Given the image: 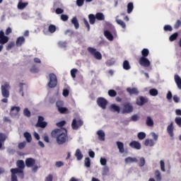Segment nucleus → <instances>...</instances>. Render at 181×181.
Instances as JSON below:
<instances>
[{
    "label": "nucleus",
    "mask_w": 181,
    "mask_h": 181,
    "mask_svg": "<svg viewBox=\"0 0 181 181\" xmlns=\"http://www.w3.org/2000/svg\"><path fill=\"white\" fill-rule=\"evenodd\" d=\"M149 94L150 95H152V97H156V95L159 94V92L158 91V89L151 88L149 90Z\"/></svg>",
    "instance_id": "34"
},
{
    "label": "nucleus",
    "mask_w": 181,
    "mask_h": 181,
    "mask_svg": "<svg viewBox=\"0 0 181 181\" xmlns=\"http://www.w3.org/2000/svg\"><path fill=\"white\" fill-rule=\"evenodd\" d=\"M97 135L100 141H105V133L103 130H99L97 132Z\"/></svg>",
    "instance_id": "21"
},
{
    "label": "nucleus",
    "mask_w": 181,
    "mask_h": 181,
    "mask_svg": "<svg viewBox=\"0 0 181 181\" xmlns=\"http://www.w3.org/2000/svg\"><path fill=\"white\" fill-rule=\"evenodd\" d=\"M13 46H15V42H11L7 45L6 49V50H11V49H12V47H13Z\"/></svg>",
    "instance_id": "56"
},
{
    "label": "nucleus",
    "mask_w": 181,
    "mask_h": 181,
    "mask_svg": "<svg viewBox=\"0 0 181 181\" xmlns=\"http://www.w3.org/2000/svg\"><path fill=\"white\" fill-rule=\"evenodd\" d=\"M7 42H9V37L5 35L4 30L0 31V52L4 49V45H6Z\"/></svg>",
    "instance_id": "6"
},
{
    "label": "nucleus",
    "mask_w": 181,
    "mask_h": 181,
    "mask_svg": "<svg viewBox=\"0 0 181 181\" xmlns=\"http://www.w3.org/2000/svg\"><path fill=\"white\" fill-rule=\"evenodd\" d=\"M127 93H129L130 95H138V94H139V90H138L136 88H127Z\"/></svg>",
    "instance_id": "16"
},
{
    "label": "nucleus",
    "mask_w": 181,
    "mask_h": 181,
    "mask_svg": "<svg viewBox=\"0 0 181 181\" xmlns=\"http://www.w3.org/2000/svg\"><path fill=\"white\" fill-rule=\"evenodd\" d=\"M61 19L63 21V22H66L69 21V16L66 14L61 15Z\"/></svg>",
    "instance_id": "59"
},
{
    "label": "nucleus",
    "mask_w": 181,
    "mask_h": 181,
    "mask_svg": "<svg viewBox=\"0 0 181 181\" xmlns=\"http://www.w3.org/2000/svg\"><path fill=\"white\" fill-rule=\"evenodd\" d=\"M30 71L31 73H39V68H37L36 65H33V66L31 67Z\"/></svg>",
    "instance_id": "50"
},
{
    "label": "nucleus",
    "mask_w": 181,
    "mask_h": 181,
    "mask_svg": "<svg viewBox=\"0 0 181 181\" xmlns=\"http://www.w3.org/2000/svg\"><path fill=\"white\" fill-rule=\"evenodd\" d=\"M88 19H89V23H90V25H94V23H95L96 17H95V16H94V14H89Z\"/></svg>",
    "instance_id": "33"
},
{
    "label": "nucleus",
    "mask_w": 181,
    "mask_h": 181,
    "mask_svg": "<svg viewBox=\"0 0 181 181\" xmlns=\"http://www.w3.org/2000/svg\"><path fill=\"white\" fill-rule=\"evenodd\" d=\"M145 163H146L145 158H144V157H141V158L139 159V166L140 168H144V166H145Z\"/></svg>",
    "instance_id": "49"
},
{
    "label": "nucleus",
    "mask_w": 181,
    "mask_h": 181,
    "mask_svg": "<svg viewBox=\"0 0 181 181\" xmlns=\"http://www.w3.org/2000/svg\"><path fill=\"white\" fill-rule=\"evenodd\" d=\"M174 80L175 81V83L177 84V86L180 90H181V78L179 75H175Z\"/></svg>",
    "instance_id": "26"
},
{
    "label": "nucleus",
    "mask_w": 181,
    "mask_h": 181,
    "mask_svg": "<svg viewBox=\"0 0 181 181\" xmlns=\"http://www.w3.org/2000/svg\"><path fill=\"white\" fill-rule=\"evenodd\" d=\"M35 127L36 128H46L47 127V122H45V117L43 116H38V120Z\"/></svg>",
    "instance_id": "9"
},
{
    "label": "nucleus",
    "mask_w": 181,
    "mask_h": 181,
    "mask_svg": "<svg viewBox=\"0 0 181 181\" xmlns=\"http://www.w3.org/2000/svg\"><path fill=\"white\" fill-rule=\"evenodd\" d=\"M110 110L113 112H117L118 114H119V112L121 111V108L119 107V106H118V105H117L115 104L111 105Z\"/></svg>",
    "instance_id": "23"
},
{
    "label": "nucleus",
    "mask_w": 181,
    "mask_h": 181,
    "mask_svg": "<svg viewBox=\"0 0 181 181\" xmlns=\"http://www.w3.org/2000/svg\"><path fill=\"white\" fill-rule=\"evenodd\" d=\"M104 36L107 39V40H110V42H112L114 40V35L110 32L109 30H105L104 31Z\"/></svg>",
    "instance_id": "18"
},
{
    "label": "nucleus",
    "mask_w": 181,
    "mask_h": 181,
    "mask_svg": "<svg viewBox=\"0 0 181 181\" xmlns=\"http://www.w3.org/2000/svg\"><path fill=\"white\" fill-rule=\"evenodd\" d=\"M83 23H84L85 26H86V28H87L88 32H89V30H90V24L88 23V21L86 18H83Z\"/></svg>",
    "instance_id": "57"
},
{
    "label": "nucleus",
    "mask_w": 181,
    "mask_h": 181,
    "mask_svg": "<svg viewBox=\"0 0 181 181\" xmlns=\"http://www.w3.org/2000/svg\"><path fill=\"white\" fill-rule=\"evenodd\" d=\"M75 156L77 158V160H81L83 159V153H81V151L80 148H77L75 153Z\"/></svg>",
    "instance_id": "24"
},
{
    "label": "nucleus",
    "mask_w": 181,
    "mask_h": 181,
    "mask_svg": "<svg viewBox=\"0 0 181 181\" xmlns=\"http://www.w3.org/2000/svg\"><path fill=\"white\" fill-rule=\"evenodd\" d=\"M58 111L60 114H69V109L57 105Z\"/></svg>",
    "instance_id": "29"
},
{
    "label": "nucleus",
    "mask_w": 181,
    "mask_h": 181,
    "mask_svg": "<svg viewBox=\"0 0 181 181\" xmlns=\"http://www.w3.org/2000/svg\"><path fill=\"white\" fill-rule=\"evenodd\" d=\"M134 111V106L131 103H126L123 104L122 114H131Z\"/></svg>",
    "instance_id": "7"
},
{
    "label": "nucleus",
    "mask_w": 181,
    "mask_h": 181,
    "mask_svg": "<svg viewBox=\"0 0 181 181\" xmlns=\"http://www.w3.org/2000/svg\"><path fill=\"white\" fill-rule=\"evenodd\" d=\"M129 146H130V148H132V149H136L137 151H139V149L142 148L141 143L137 141H132L129 143Z\"/></svg>",
    "instance_id": "12"
},
{
    "label": "nucleus",
    "mask_w": 181,
    "mask_h": 181,
    "mask_svg": "<svg viewBox=\"0 0 181 181\" xmlns=\"http://www.w3.org/2000/svg\"><path fill=\"white\" fill-rule=\"evenodd\" d=\"M116 23H117V25H119V26H121L122 29H126L127 28V24H125V23L122 20L116 19Z\"/></svg>",
    "instance_id": "35"
},
{
    "label": "nucleus",
    "mask_w": 181,
    "mask_h": 181,
    "mask_svg": "<svg viewBox=\"0 0 181 181\" xmlns=\"http://www.w3.org/2000/svg\"><path fill=\"white\" fill-rule=\"evenodd\" d=\"M144 145L145 146H153L155 145V141L146 139L144 141Z\"/></svg>",
    "instance_id": "28"
},
{
    "label": "nucleus",
    "mask_w": 181,
    "mask_h": 181,
    "mask_svg": "<svg viewBox=\"0 0 181 181\" xmlns=\"http://www.w3.org/2000/svg\"><path fill=\"white\" fill-rule=\"evenodd\" d=\"M23 43H25V37L23 36L18 37L16 41V46L18 47H20L21 46H22V45H23Z\"/></svg>",
    "instance_id": "19"
},
{
    "label": "nucleus",
    "mask_w": 181,
    "mask_h": 181,
    "mask_svg": "<svg viewBox=\"0 0 181 181\" xmlns=\"http://www.w3.org/2000/svg\"><path fill=\"white\" fill-rule=\"evenodd\" d=\"M97 103L100 108L103 110H105L107 108V104H108V101L105 100L104 98H98L97 100Z\"/></svg>",
    "instance_id": "11"
},
{
    "label": "nucleus",
    "mask_w": 181,
    "mask_h": 181,
    "mask_svg": "<svg viewBox=\"0 0 181 181\" xmlns=\"http://www.w3.org/2000/svg\"><path fill=\"white\" fill-rule=\"evenodd\" d=\"M86 168H90L91 166V160L90 158L86 157L84 160Z\"/></svg>",
    "instance_id": "44"
},
{
    "label": "nucleus",
    "mask_w": 181,
    "mask_h": 181,
    "mask_svg": "<svg viewBox=\"0 0 181 181\" xmlns=\"http://www.w3.org/2000/svg\"><path fill=\"white\" fill-rule=\"evenodd\" d=\"M123 69L124 70H131V65H129V62H128V60H124L123 62Z\"/></svg>",
    "instance_id": "32"
},
{
    "label": "nucleus",
    "mask_w": 181,
    "mask_h": 181,
    "mask_svg": "<svg viewBox=\"0 0 181 181\" xmlns=\"http://www.w3.org/2000/svg\"><path fill=\"white\" fill-rule=\"evenodd\" d=\"M51 136L52 138H56L57 144H58V145H63L69 141L67 129H64V132L60 129H54L52 131Z\"/></svg>",
    "instance_id": "1"
},
{
    "label": "nucleus",
    "mask_w": 181,
    "mask_h": 181,
    "mask_svg": "<svg viewBox=\"0 0 181 181\" xmlns=\"http://www.w3.org/2000/svg\"><path fill=\"white\" fill-rule=\"evenodd\" d=\"M83 124H84V122H83L81 120V119H78V120H76V119L74 118L72 120L71 128H72V129L77 131V129H78V128L83 127Z\"/></svg>",
    "instance_id": "8"
},
{
    "label": "nucleus",
    "mask_w": 181,
    "mask_h": 181,
    "mask_svg": "<svg viewBox=\"0 0 181 181\" xmlns=\"http://www.w3.org/2000/svg\"><path fill=\"white\" fill-rule=\"evenodd\" d=\"M64 125H66V121L64 120L57 123V127H59V128H62V127H64Z\"/></svg>",
    "instance_id": "58"
},
{
    "label": "nucleus",
    "mask_w": 181,
    "mask_h": 181,
    "mask_svg": "<svg viewBox=\"0 0 181 181\" xmlns=\"http://www.w3.org/2000/svg\"><path fill=\"white\" fill-rule=\"evenodd\" d=\"M160 170L162 172H166V170H165V161L161 160L160 161Z\"/></svg>",
    "instance_id": "54"
},
{
    "label": "nucleus",
    "mask_w": 181,
    "mask_h": 181,
    "mask_svg": "<svg viewBox=\"0 0 181 181\" xmlns=\"http://www.w3.org/2000/svg\"><path fill=\"white\" fill-rule=\"evenodd\" d=\"M146 103H148V98L144 96H139L136 100V105L142 106L146 104Z\"/></svg>",
    "instance_id": "13"
},
{
    "label": "nucleus",
    "mask_w": 181,
    "mask_h": 181,
    "mask_svg": "<svg viewBox=\"0 0 181 181\" xmlns=\"http://www.w3.org/2000/svg\"><path fill=\"white\" fill-rule=\"evenodd\" d=\"M8 136L5 133H0V142H5Z\"/></svg>",
    "instance_id": "48"
},
{
    "label": "nucleus",
    "mask_w": 181,
    "mask_h": 181,
    "mask_svg": "<svg viewBox=\"0 0 181 181\" xmlns=\"http://www.w3.org/2000/svg\"><path fill=\"white\" fill-rule=\"evenodd\" d=\"M16 166L18 168H11V181H18V177L16 174L20 173L21 179H23L24 174L23 170H25V161L23 160H18L16 161Z\"/></svg>",
    "instance_id": "2"
},
{
    "label": "nucleus",
    "mask_w": 181,
    "mask_h": 181,
    "mask_svg": "<svg viewBox=\"0 0 181 181\" xmlns=\"http://www.w3.org/2000/svg\"><path fill=\"white\" fill-rule=\"evenodd\" d=\"M11 89V86L8 82H5L4 85H1V90L2 96L4 98H9V90Z\"/></svg>",
    "instance_id": "3"
},
{
    "label": "nucleus",
    "mask_w": 181,
    "mask_h": 181,
    "mask_svg": "<svg viewBox=\"0 0 181 181\" xmlns=\"http://www.w3.org/2000/svg\"><path fill=\"white\" fill-rule=\"evenodd\" d=\"M151 136L153 139L154 142L158 141V139L159 138V136L158 134H156L155 132H152Z\"/></svg>",
    "instance_id": "55"
},
{
    "label": "nucleus",
    "mask_w": 181,
    "mask_h": 181,
    "mask_svg": "<svg viewBox=\"0 0 181 181\" xmlns=\"http://www.w3.org/2000/svg\"><path fill=\"white\" fill-rule=\"evenodd\" d=\"M71 22L72 25H74L75 29H78V28H80V24L78 23V20H77V17H73Z\"/></svg>",
    "instance_id": "25"
},
{
    "label": "nucleus",
    "mask_w": 181,
    "mask_h": 181,
    "mask_svg": "<svg viewBox=\"0 0 181 181\" xmlns=\"http://www.w3.org/2000/svg\"><path fill=\"white\" fill-rule=\"evenodd\" d=\"M56 25L53 24H50L48 27V31L49 33H54V32H56Z\"/></svg>",
    "instance_id": "45"
},
{
    "label": "nucleus",
    "mask_w": 181,
    "mask_h": 181,
    "mask_svg": "<svg viewBox=\"0 0 181 181\" xmlns=\"http://www.w3.org/2000/svg\"><path fill=\"white\" fill-rule=\"evenodd\" d=\"M175 122L177 124V125H178V127H180L181 128V117H175Z\"/></svg>",
    "instance_id": "53"
},
{
    "label": "nucleus",
    "mask_w": 181,
    "mask_h": 181,
    "mask_svg": "<svg viewBox=\"0 0 181 181\" xmlns=\"http://www.w3.org/2000/svg\"><path fill=\"white\" fill-rule=\"evenodd\" d=\"M59 47H66L67 46V44L65 42H58Z\"/></svg>",
    "instance_id": "63"
},
{
    "label": "nucleus",
    "mask_w": 181,
    "mask_h": 181,
    "mask_svg": "<svg viewBox=\"0 0 181 181\" xmlns=\"http://www.w3.org/2000/svg\"><path fill=\"white\" fill-rule=\"evenodd\" d=\"M88 52L91 54V56H93L96 60H101V59H103V54H101V52L97 51V49L94 47H88Z\"/></svg>",
    "instance_id": "4"
},
{
    "label": "nucleus",
    "mask_w": 181,
    "mask_h": 181,
    "mask_svg": "<svg viewBox=\"0 0 181 181\" xmlns=\"http://www.w3.org/2000/svg\"><path fill=\"white\" fill-rule=\"evenodd\" d=\"M137 137L140 141H142L143 139H145V138H146V134L143 132H139L137 134Z\"/></svg>",
    "instance_id": "43"
},
{
    "label": "nucleus",
    "mask_w": 181,
    "mask_h": 181,
    "mask_svg": "<svg viewBox=\"0 0 181 181\" xmlns=\"http://www.w3.org/2000/svg\"><path fill=\"white\" fill-rule=\"evenodd\" d=\"M95 18L98 21H104L105 19V17L103 13H97L95 14Z\"/></svg>",
    "instance_id": "38"
},
{
    "label": "nucleus",
    "mask_w": 181,
    "mask_h": 181,
    "mask_svg": "<svg viewBox=\"0 0 181 181\" xmlns=\"http://www.w3.org/2000/svg\"><path fill=\"white\" fill-rule=\"evenodd\" d=\"M180 25H181V21L180 20H177L174 25V28L177 29L178 28H180Z\"/></svg>",
    "instance_id": "62"
},
{
    "label": "nucleus",
    "mask_w": 181,
    "mask_h": 181,
    "mask_svg": "<svg viewBox=\"0 0 181 181\" xmlns=\"http://www.w3.org/2000/svg\"><path fill=\"white\" fill-rule=\"evenodd\" d=\"M77 71H78L77 69H73L71 70V76L72 78H76V74H77Z\"/></svg>",
    "instance_id": "51"
},
{
    "label": "nucleus",
    "mask_w": 181,
    "mask_h": 181,
    "mask_svg": "<svg viewBox=\"0 0 181 181\" xmlns=\"http://www.w3.org/2000/svg\"><path fill=\"white\" fill-rule=\"evenodd\" d=\"M24 138H25L27 142L30 143L32 142V135L29 132L24 133Z\"/></svg>",
    "instance_id": "36"
},
{
    "label": "nucleus",
    "mask_w": 181,
    "mask_h": 181,
    "mask_svg": "<svg viewBox=\"0 0 181 181\" xmlns=\"http://www.w3.org/2000/svg\"><path fill=\"white\" fill-rule=\"evenodd\" d=\"M21 111V107L19 106H13L10 110V115L11 117H15V115H18Z\"/></svg>",
    "instance_id": "15"
},
{
    "label": "nucleus",
    "mask_w": 181,
    "mask_h": 181,
    "mask_svg": "<svg viewBox=\"0 0 181 181\" xmlns=\"http://www.w3.org/2000/svg\"><path fill=\"white\" fill-rule=\"evenodd\" d=\"M178 36H179V33H173V35H171L169 37L170 42H175V40H176V39H177Z\"/></svg>",
    "instance_id": "39"
},
{
    "label": "nucleus",
    "mask_w": 181,
    "mask_h": 181,
    "mask_svg": "<svg viewBox=\"0 0 181 181\" xmlns=\"http://www.w3.org/2000/svg\"><path fill=\"white\" fill-rule=\"evenodd\" d=\"M149 56V49L148 48H144L141 50V57H148Z\"/></svg>",
    "instance_id": "31"
},
{
    "label": "nucleus",
    "mask_w": 181,
    "mask_h": 181,
    "mask_svg": "<svg viewBox=\"0 0 181 181\" xmlns=\"http://www.w3.org/2000/svg\"><path fill=\"white\" fill-rule=\"evenodd\" d=\"M155 175H156V180L157 181L162 180V175H160V171H159V170H156Z\"/></svg>",
    "instance_id": "41"
},
{
    "label": "nucleus",
    "mask_w": 181,
    "mask_h": 181,
    "mask_svg": "<svg viewBox=\"0 0 181 181\" xmlns=\"http://www.w3.org/2000/svg\"><path fill=\"white\" fill-rule=\"evenodd\" d=\"M26 146V141H23L18 144V149H23Z\"/></svg>",
    "instance_id": "60"
},
{
    "label": "nucleus",
    "mask_w": 181,
    "mask_h": 181,
    "mask_svg": "<svg viewBox=\"0 0 181 181\" xmlns=\"http://www.w3.org/2000/svg\"><path fill=\"white\" fill-rule=\"evenodd\" d=\"M139 63L142 67H151V61L148 58L140 57Z\"/></svg>",
    "instance_id": "10"
},
{
    "label": "nucleus",
    "mask_w": 181,
    "mask_h": 181,
    "mask_svg": "<svg viewBox=\"0 0 181 181\" xmlns=\"http://www.w3.org/2000/svg\"><path fill=\"white\" fill-rule=\"evenodd\" d=\"M173 129H175V127H173V122H172L170 125L167 127V132L168 134L170 135L171 138H173L174 134H173Z\"/></svg>",
    "instance_id": "17"
},
{
    "label": "nucleus",
    "mask_w": 181,
    "mask_h": 181,
    "mask_svg": "<svg viewBox=\"0 0 181 181\" xmlns=\"http://www.w3.org/2000/svg\"><path fill=\"white\" fill-rule=\"evenodd\" d=\"M164 30L165 32H172V30H173V28H172V26L169 25H165L164 26Z\"/></svg>",
    "instance_id": "52"
},
{
    "label": "nucleus",
    "mask_w": 181,
    "mask_h": 181,
    "mask_svg": "<svg viewBox=\"0 0 181 181\" xmlns=\"http://www.w3.org/2000/svg\"><path fill=\"white\" fill-rule=\"evenodd\" d=\"M146 124L147 127H153V119H152V117H151V116L147 117Z\"/></svg>",
    "instance_id": "30"
},
{
    "label": "nucleus",
    "mask_w": 181,
    "mask_h": 181,
    "mask_svg": "<svg viewBox=\"0 0 181 181\" xmlns=\"http://www.w3.org/2000/svg\"><path fill=\"white\" fill-rule=\"evenodd\" d=\"M117 148L119 149V152L120 153H124L125 152V150L124 148V143L121 142V141H117L116 142Z\"/></svg>",
    "instance_id": "22"
},
{
    "label": "nucleus",
    "mask_w": 181,
    "mask_h": 181,
    "mask_svg": "<svg viewBox=\"0 0 181 181\" xmlns=\"http://www.w3.org/2000/svg\"><path fill=\"white\" fill-rule=\"evenodd\" d=\"M23 115H24V117H27V118H30L32 115L30 113V110H29V109L28 107H25L23 110Z\"/></svg>",
    "instance_id": "40"
},
{
    "label": "nucleus",
    "mask_w": 181,
    "mask_h": 181,
    "mask_svg": "<svg viewBox=\"0 0 181 181\" xmlns=\"http://www.w3.org/2000/svg\"><path fill=\"white\" fill-rule=\"evenodd\" d=\"M132 11H134V3L129 2L127 4V13H132Z\"/></svg>",
    "instance_id": "37"
},
{
    "label": "nucleus",
    "mask_w": 181,
    "mask_h": 181,
    "mask_svg": "<svg viewBox=\"0 0 181 181\" xmlns=\"http://www.w3.org/2000/svg\"><path fill=\"white\" fill-rule=\"evenodd\" d=\"M108 173H110V168H108V166L105 165L102 170V175L103 176H107V175H108Z\"/></svg>",
    "instance_id": "42"
},
{
    "label": "nucleus",
    "mask_w": 181,
    "mask_h": 181,
    "mask_svg": "<svg viewBox=\"0 0 181 181\" xmlns=\"http://www.w3.org/2000/svg\"><path fill=\"white\" fill-rule=\"evenodd\" d=\"M174 80L175 81V83L177 84V86L180 90H181V78L179 75H175Z\"/></svg>",
    "instance_id": "27"
},
{
    "label": "nucleus",
    "mask_w": 181,
    "mask_h": 181,
    "mask_svg": "<svg viewBox=\"0 0 181 181\" xmlns=\"http://www.w3.org/2000/svg\"><path fill=\"white\" fill-rule=\"evenodd\" d=\"M125 163H138V158L134 157H127L124 159Z\"/></svg>",
    "instance_id": "20"
},
{
    "label": "nucleus",
    "mask_w": 181,
    "mask_h": 181,
    "mask_svg": "<svg viewBox=\"0 0 181 181\" xmlns=\"http://www.w3.org/2000/svg\"><path fill=\"white\" fill-rule=\"evenodd\" d=\"M28 6V3H22V1H19L18 4V9H25Z\"/></svg>",
    "instance_id": "47"
},
{
    "label": "nucleus",
    "mask_w": 181,
    "mask_h": 181,
    "mask_svg": "<svg viewBox=\"0 0 181 181\" xmlns=\"http://www.w3.org/2000/svg\"><path fill=\"white\" fill-rule=\"evenodd\" d=\"M49 81L48 82V87L49 88H54L57 86V76L54 73L49 74Z\"/></svg>",
    "instance_id": "5"
},
{
    "label": "nucleus",
    "mask_w": 181,
    "mask_h": 181,
    "mask_svg": "<svg viewBox=\"0 0 181 181\" xmlns=\"http://www.w3.org/2000/svg\"><path fill=\"white\" fill-rule=\"evenodd\" d=\"M107 94L110 97H117V91L114 89L109 90Z\"/></svg>",
    "instance_id": "46"
},
{
    "label": "nucleus",
    "mask_w": 181,
    "mask_h": 181,
    "mask_svg": "<svg viewBox=\"0 0 181 181\" xmlns=\"http://www.w3.org/2000/svg\"><path fill=\"white\" fill-rule=\"evenodd\" d=\"M36 163V160L33 158H28L25 159V165L27 168H33Z\"/></svg>",
    "instance_id": "14"
},
{
    "label": "nucleus",
    "mask_w": 181,
    "mask_h": 181,
    "mask_svg": "<svg viewBox=\"0 0 181 181\" xmlns=\"http://www.w3.org/2000/svg\"><path fill=\"white\" fill-rule=\"evenodd\" d=\"M45 181H53V175L49 174L47 177L45 178Z\"/></svg>",
    "instance_id": "64"
},
{
    "label": "nucleus",
    "mask_w": 181,
    "mask_h": 181,
    "mask_svg": "<svg viewBox=\"0 0 181 181\" xmlns=\"http://www.w3.org/2000/svg\"><path fill=\"white\" fill-rule=\"evenodd\" d=\"M77 6L81 7L84 5V0H76Z\"/></svg>",
    "instance_id": "61"
}]
</instances>
